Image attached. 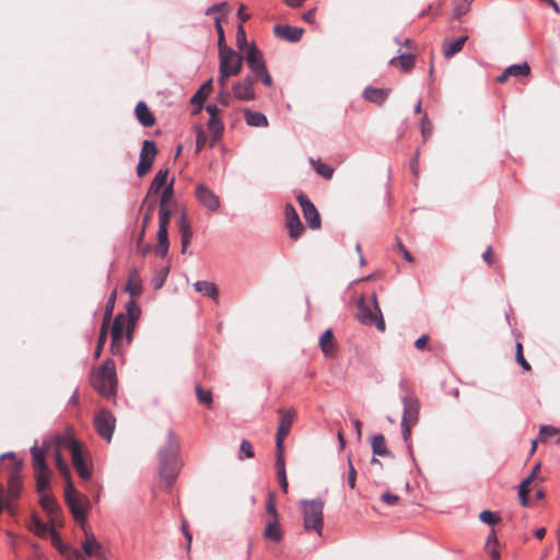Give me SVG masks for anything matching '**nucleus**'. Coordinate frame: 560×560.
Returning a JSON list of instances; mask_svg holds the SVG:
<instances>
[{"label": "nucleus", "instance_id": "obj_36", "mask_svg": "<svg viewBox=\"0 0 560 560\" xmlns=\"http://www.w3.org/2000/svg\"><path fill=\"white\" fill-rule=\"evenodd\" d=\"M39 502L42 508L50 514L56 513L58 510L56 500L48 491L39 493Z\"/></svg>", "mask_w": 560, "mask_h": 560}, {"label": "nucleus", "instance_id": "obj_51", "mask_svg": "<svg viewBox=\"0 0 560 560\" xmlns=\"http://www.w3.org/2000/svg\"><path fill=\"white\" fill-rule=\"evenodd\" d=\"M479 518L482 523L494 525L497 524L500 518L491 511L485 510L479 514Z\"/></svg>", "mask_w": 560, "mask_h": 560}, {"label": "nucleus", "instance_id": "obj_60", "mask_svg": "<svg viewBox=\"0 0 560 560\" xmlns=\"http://www.w3.org/2000/svg\"><path fill=\"white\" fill-rule=\"evenodd\" d=\"M470 10V5L467 3L457 4L454 9V19H459L460 16L467 14Z\"/></svg>", "mask_w": 560, "mask_h": 560}, {"label": "nucleus", "instance_id": "obj_56", "mask_svg": "<svg viewBox=\"0 0 560 560\" xmlns=\"http://www.w3.org/2000/svg\"><path fill=\"white\" fill-rule=\"evenodd\" d=\"M266 512L271 516L270 520H279V514H278L272 495H269V498H268V501L266 503Z\"/></svg>", "mask_w": 560, "mask_h": 560}, {"label": "nucleus", "instance_id": "obj_23", "mask_svg": "<svg viewBox=\"0 0 560 560\" xmlns=\"http://www.w3.org/2000/svg\"><path fill=\"white\" fill-rule=\"evenodd\" d=\"M135 114L139 122L144 127H151L155 122V118L152 112L149 109L148 105L143 101H140L137 104Z\"/></svg>", "mask_w": 560, "mask_h": 560}, {"label": "nucleus", "instance_id": "obj_10", "mask_svg": "<svg viewBox=\"0 0 560 560\" xmlns=\"http://www.w3.org/2000/svg\"><path fill=\"white\" fill-rule=\"evenodd\" d=\"M158 153L155 142L152 140H144L140 153L139 163L137 165V175L144 176L152 167L153 160Z\"/></svg>", "mask_w": 560, "mask_h": 560}, {"label": "nucleus", "instance_id": "obj_18", "mask_svg": "<svg viewBox=\"0 0 560 560\" xmlns=\"http://www.w3.org/2000/svg\"><path fill=\"white\" fill-rule=\"evenodd\" d=\"M404 413L401 422L417 423L419 418L420 402L415 397L404 396L402 399Z\"/></svg>", "mask_w": 560, "mask_h": 560}, {"label": "nucleus", "instance_id": "obj_61", "mask_svg": "<svg viewBox=\"0 0 560 560\" xmlns=\"http://www.w3.org/2000/svg\"><path fill=\"white\" fill-rule=\"evenodd\" d=\"M255 78L257 80H260L261 83L264 85H266V86H271L272 85V78H271L270 73L268 72V69L264 70L262 72L257 74Z\"/></svg>", "mask_w": 560, "mask_h": 560}, {"label": "nucleus", "instance_id": "obj_62", "mask_svg": "<svg viewBox=\"0 0 560 560\" xmlns=\"http://www.w3.org/2000/svg\"><path fill=\"white\" fill-rule=\"evenodd\" d=\"M431 132H432V128L428 120V116L424 115V117L422 118V121H421V133H422L424 140H427V138L431 135Z\"/></svg>", "mask_w": 560, "mask_h": 560}, {"label": "nucleus", "instance_id": "obj_14", "mask_svg": "<svg viewBox=\"0 0 560 560\" xmlns=\"http://www.w3.org/2000/svg\"><path fill=\"white\" fill-rule=\"evenodd\" d=\"M69 506L74 520L78 523H85L86 514L90 506V501L86 495L80 493L79 495L73 497V499H69L66 501Z\"/></svg>", "mask_w": 560, "mask_h": 560}, {"label": "nucleus", "instance_id": "obj_43", "mask_svg": "<svg viewBox=\"0 0 560 560\" xmlns=\"http://www.w3.org/2000/svg\"><path fill=\"white\" fill-rule=\"evenodd\" d=\"M107 329H108V325L106 323H103L101 330H100L97 346H96L95 353H94L95 358H98L102 353L103 347H104V345L106 342V338H107Z\"/></svg>", "mask_w": 560, "mask_h": 560}, {"label": "nucleus", "instance_id": "obj_24", "mask_svg": "<svg viewBox=\"0 0 560 560\" xmlns=\"http://www.w3.org/2000/svg\"><path fill=\"white\" fill-rule=\"evenodd\" d=\"M178 229L180 233V242H182V253L184 254L186 252L187 246L189 245L192 233L190 229V224L188 223L186 219V213L183 211L179 221H178Z\"/></svg>", "mask_w": 560, "mask_h": 560}, {"label": "nucleus", "instance_id": "obj_25", "mask_svg": "<svg viewBox=\"0 0 560 560\" xmlns=\"http://www.w3.org/2000/svg\"><path fill=\"white\" fill-rule=\"evenodd\" d=\"M264 537L267 540L280 542L282 539V530L279 520H268L264 530Z\"/></svg>", "mask_w": 560, "mask_h": 560}, {"label": "nucleus", "instance_id": "obj_64", "mask_svg": "<svg viewBox=\"0 0 560 560\" xmlns=\"http://www.w3.org/2000/svg\"><path fill=\"white\" fill-rule=\"evenodd\" d=\"M381 500L388 505H395L398 502L399 498L396 494L385 492L382 494Z\"/></svg>", "mask_w": 560, "mask_h": 560}, {"label": "nucleus", "instance_id": "obj_28", "mask_svg": "<svg viewBox=\"0 0 560 560\" xmlns=\"http://www.w3.org/2000/svg\"><path fill=\"white\" fill-rule=\"evenodd\" d=\"M244 118L246 124L250 127L268 126V119L262 113L254 112L249 108L244 109Z\"/></svg>", "mask_w": 560, "mask_h": 560}, {"label": "nucleus", "instance_id": "obj_58", "mask_svg": "<svg viewBox=\"0 0 560 560\" xmlns=\"http://www.w3.org/2000/svg\"><path fill=\"white\" fill-rule=\"evenodd\" d=\"M190 102L192 104H196L197 105V108L194 110V114H197L202 105H203V102H205V96L203 94L201 93V90H198L195 95L191 97Z\"/></svg>", "mask_w": 560, "mask_h": 560}, {"label": "nucleus", "instance_id": "obj_29", "mask_svg": "<svg viewBox=\"0 0 560 560\" xmlns=\"http://www.w3.org/2000/svg\"><path fill=\"white\" fill-rule=\"evenodd\" d=\"M468 36L464 35L453 42H445L443 45V55L445 58H451L453 55L459 52L464 44L467 42Z\"/></svg>", "mask_w": 560, "mask_h": 560}, {"label": "nucleus", "instance_id": "obj_21", "mask_svg": "<svg viewBox=\"0 0 560 560\" xmlns=\"http://www.w3.org/2000/svg\"><path fill=\"white\" fill-rule=\"evenodd\" d=\"M389 92V89L368 86L363 91V97L373 104L382 105L387 100Z\"/></svg>", "mask_w": 560, "mask_h": 560}, {"label": "nucleus", "instance_id": "obj_16", "mask_svg": "<svg viewBox=\"0 0 560 560\" xmlns=\"http://www.w3.org/2000/svg\"><path fill=\"white\" fill-rule=\"evenodd\" d=\"M196 197L198 201L210 211H215L220 208L219 197L203 184L197 185Z\"/></svg>", "mask_w": 560, "mask_h": 560}, {"label": "nucleus", "instance_id": "obj_33", "mask_svg": "<svg viewBox=\"0 0 560 560\" xmlns=\"http://www.w3.org/2000/svg\"><path fill=\"white\" fill-rule=\"evenodd\" d=\"M32 462L34 470H44L47 469L45 454L42 450L38 448L37 442L31 447Z\"/></svg>", "mask_w": 560, "mask_h": 560}, {"label": "nucleus", "instance_id": "obj_1", "mask_svg": "<svg viewBox=\"0 0 560 560\" xmlns=\"http://www.w3.org/2000/svg\"><path fill=\"white\" fill-rule=\"evenodd\" d=\"M179 442L173 430H168L165 444L159 448V475L164 482V489L168 490L175 482L180 469Z\"/></svg>", "mask_w": 560, "mask_h": 560}, {"label": "nucleus", "instance_id": "obj_35", "mask_svg": "<svg viewBox=\"0 0 560 560\" xmlns=\"http://www.w3.org/2000/svg\"><path fill=\"white\" fill-rule=\"evenodd\" d=\"M319 347L325 355H331L334 352L332 331L325 330L319 338Z\"/></svg>", "mask_w": 560, "mask_h": 560}, {"label": "nucleus", "instance_id": "obj_22", "mask_svg": "<svg viewBox=\"0 0 560 560\" xmlns=\"http://www.w3.org/2000/svg\"><path fill=\"white\" fill-rule=\"evenodd\" d=\"M530 68L527 62L520 65H512L508 67L504 72L497 78L498 82L503 83L509 77H525L529 73Z\"/></svg>", "mask_w": 560, "mask_h": 560}, {"label": "nucleus", "instance_id": "obj_2", "mask_svg": "<svg viewBox=\"0 0 560 560\" xmlns=\"http://www.w3.org/2000/svg\"><path fill=\"white\" fill-rule=\"evenodd\" d=\"M140 314V307L133 302V300H130L126 304V313H119L114 318L110 331L112 337H114V342L116 340H121L124 332H126L128 342L132 340L133 329Z\"/></svg>", "mask_w": 560, "mask_h": 560}, {"label": "nucleus", "instance_id": "obj_4", "mask_svg": "<svg viewBox=\"0 0 560 560\" xmlns=\"http://www.w3.org/2000/svg\"><path fill=\"white\" fill-rule=\"evenodd\" d=\"M303 514V527L305 530H314L318 536L323 535L324 527V501L322 499L301 500Z\"/></svg>", "mask_w": 560, "mask_h": 560}, {"label": "nucleus", "instance_id": "obj_38", "mask_svg": "<svg viewBox=\"0 0 560 560\" xmlns=\"http://www.w3.org/2000/svg\"><path fill=\"white\" fill-rule=\"evenodd\" d=\"M372 451L374 455L385 456L389 454V451L386 447V441L384 435L377 434L372 439Z\"/></svg>", "mask_w": 560, "mask_h": 560}, {"label": "nucleus", "instance_id": "obj_3", "mask_svg": "<svg viewBox=\"0 0 560 560\" xmlns=\"http://www.w3.org/2000/svg\"><path fill=\"white\" fill-rule=\"evenodd\" d=\"M91 384L95 390L106 398L116 396L117 375L115 362L112 359L105 360L101 368L92 374Z\"/></svg>", "mask_w": 560, "mask_h": 560}, {"label": "nucleus", "instance_id": "obj_5", "mask_svg": "<svg viewBox=\"0 0 560 560\" xmlns=\"http://www.w3.org/2000/svg\"><path fill=\"white\" fill-rule=\"evenodd\" d=\"M358 318L364 325H375L377 330H385V322L382 315V311L377 303L376 293L372 295V305H368L364 298L361 296L358 301Z\"/></svg>", "mask_w": 560, "mask_h": 560}, {"label": "nucleus", "instance_id": "obj_9", "mask_svg": "<svg viewBox=\"0 0 560 560\" xmlns=\"http://www.w3.org/2000/svg\"><path fill=\"white\" fill-rule=\"evenodd\" d=\"M115 424L116 419L114 415L107 409H102L94 418V427L96 432L107 442H109L113 438Z\"/></svg>", "mask_w": 560, "mask_h": 560}, {"label": "nucleus", "instance_id": "obj_63", "mask_svg": "<svg viewBox=\"0 0 560 560\" xmlns=\"http://www.w3.org/2000/svg\"><path fill=\"white\" fill-rule=\"evenodd\" d=\"M48 535L50 536L54 546L61 550L62 541H61V538H60L59 534L57 533V530L54 527H51L49 529Z\"/></svg>", "mask_w": 560, "mask_h": 560}, {"label": "nucleus", "instance_id": "obj_45", "mask_svg": "<svg viewBox=\"0 0 560 560\" xmlns=\"http://www.w3.org/2000/svg\"><path fill=\"white\" fill-rule=\"evenodd\" d=\"M196 395L200 404L208 406L211 405L212 394L210 390H205L201 386L196 385Z\"/></svg>", "mask_w": 560, "mask_h": 560}, {"label": "nucleus", "instance_id": "obj_27", "mask_svg": "<svg viewBox=\"0 0 560 560\" xmlns=\"http://www.w3.org/2000/svg\"><path fill=\"white\" fill-rule=\"evenodd\" d=\"M126 291L131 295V298H136L142 292V281L136 269L131 270L129 273Z\"/></svg>", "mask_w": 560, "mask_h": 560}, {"label": "nucleus", "instance_id": "obj_48", "mask_svg": "<svg viewBox=\"0 0 560 560\" xmlns=\"http://www.w3.org/2000/svg\"><path fill=\"white\" fill-rule=\"evenodd\" d=\"M196 151L200 152L207 142V135L201 126H196Z\"/></svg>", "mask_w": 560, "mask_h": 560}, {"label": "nucleus", "instance_id": "obj_11", "mask_svg": "<svg viewBox=\"0 0 560 560\" xmlns=\"http://www.w3.org/2000/svg\"><path fill=\"white\" fill-rule=\"evenodd\" d=\"M278 413L280 416L279 425L277 429L276 435V448H280L284 446V439L289 435L291 427L293 424V420L295 418L294 409H279Z\"/></svg>", "mask_w": 560, "mask_h": 560}, {"label": "nucleus", "instance_id": "obj_34", "mask_svg": "<svg viewBox=\"0 0 560 560\" xmlns=\"http://www.w3.org/2000/svg\"><path fill=\"white\" fill-rule=\"evenodd\" d=\"M167 175H168V170H160L155 174V176H154V178H153V180H152V183L150 185L149 194H156L162 188H164L166 186L165 183H166V179H167Z\"/></svg>", "mask_w": 560, "mask_h": 560}, {"label": "nucleus", "instance_id": "obj_7", "mask_svg": "<svg viewBox=\"0 0 560 560\" xmlns=\"http://www.w3.org/2000/svg\"><path fill=\"white\" fill-rule=\"evenodd\" d=\"M61 443L69 448L71 453L72 464L75 470L78 471L79 476L85 480L90 479L92 476V470L86 466L84 462L82 450L79 442L73 439L66 438Z\"/></svg>", "mask_w": 560, "mask_h": 560}, {"label": "nucleus", "instance_id": "obj_17", "mask_svg": "<svg viewBox=\"0 0 560 560\" xmlns=\"http://www.w3.org/2000/svg\"><path fill=\"white\" fill-rule=\"evenodd\" d=\"M248 68L252 73L256 77L260 72L267 69L261 51L253 44L245 56Z\"/></svg>", "mask_w": 560, "mask_h": 560}, {"label": "nucleus", "instance_id": "obj_53", "mask_svg": "<svg viewBox=\"0 0 560 560\" xmlns=\"http://www.w3.org/2000/svg\"><path fill=\"white\" fill-rule=\"evenodd\" d=\"M236 45H237L240 50L245 49V47L247 46L246 33H245V30H244V27L242 25H240L237 27Z\"/></svg>", "mask_w": 560, "mask_h": 560}, {"label": "nucleus", "instance_id": "obj_52", "mask_svg": "<svg viewBox=\"0 0 560 560\" xmlns=\"http://www.w3.org/2000/svg\"><path fill=\"white\" fill-rule=\"evenodd\" d=\"M214 25H215V31L218 33V46H219V50L221 49V47H226L224 45V31H223V27H222V24H221V16H215L214 18Z\"/></svg>", "mask_w": 560, "mask_h": 560}, {"label": "nucleus", "instance_id": "obj_37", "mask_svg": "<svg viewBox=\"0 0 560 560\" xmlns=\"http://www.w3.org/2000/svg\"><path fill=\"white\" fill-rule=\"evenodd\" d=\"M36 479V490L38 493H43L48 491L49 486V471L48 469L36 470L35 471Z\"/></svg>", "mask_w": 560, "mask_h": 560}, {"label": "nucleus", "instance_id": "obj_39", "mask_svg": "<svg viewBox=\"0 0 560 560\" xmlns=\"http://www.w3.org/2000/svg\"><path fill=\"white\" fill-rule=\"evenodd\" d=\"M52 526H48L47 524L42 522L37 516H33L32 517V522H31L30 528L37 536L45 537L46 535H48L49 529Z\"/></svg>", "mask_w": 560, "mask_h": 560}, {"label": "nucleus", "instance_id": "obj_50", "mask_svg": "<svg viewBox=\"0 0 560 560\" xmlns=\"http://www.w3.org/2000/svg\"><path fill=\"white\" fill-rule=\"evenodd\" d=\"M56 466L65 479H69V476L71 475L70 469L59 453L56 454Z\"/></svg>", "mask_w": 560, "mask_h": 560}, {"label": "nucleus", "instance_id": "obj_8", "mask_svg": "<svg viewBox=\"0 0 560 560\" xmlns=\"http://www.w3.org/2000/svg\"><path fill=\"white\" fill-rule=\"evenodd\" d=\"M219 68L237 75L243 68V57L231 47H221Z\"/></svg>", "mask_w": 560, "mask_h": 560}, {"label": "nucleus", "instance_id": "obj_13", "mask_svg": "<svg viewBox=\"0 0 560 560\" xmlns=\"http://www.w3.org/2000/svg\"><path fill=\"white\" fill-rule=\"evenodd\" d=\"M298 201L308 228L313 230L319 229L320 217L314 203L303 194L299 195Z\"/></svg>", "mask_w": 560, "mask_h": 560}, {"label": "nucleus", "instance_id": "obj_44", "mask_svg": "<svg viewBox=\"0 0 560 560\" xmlns=\"http://www.w3.org/2000/svg\"><path fill=\"white\" fill-rule=\"evenodd\" d=\"M283 451H284V446H281L280 448H276V468H277L278 476L287 474Z\"/></svg>", "mask_w": 560, "mask_h": 560}, {"label": "nucleus", "instance_id": "obj_15", "mask_svg": "<svg viewBox=\"0 0 560 560\" xmlns=\"http://www.w3.org/2000/svg\"><path fill=\"white\" fill-rule=\"evenodd\" d=\"M287 228L289 230V236L293 240H298L303 233V225L298 214V211L291 203H287L284 208Z\"/></svg>", "mask_w": 560, "mask_h": 560}, {"label": "nucleus", "instance_id": "obj_55", "mask_svg": "<svg viewBox=\"0 0 560 560\" xmlns=\"http://www.w3.org/2000/svg\"><path fill=\"white\" fill-rule=\"evenodd\" d=\"M66 480H67V485L65 488V500L68 501V498L73 499V497L79 495L80 492L74 488V485L71 480V475L69 476V479H66Z\"/></svg>", "mask_w": 560, "mask_h": 560}, {"label": "nucleus", "instance_id": "obj_30", "mask_svg": "<svg viewBox=\"0 0 560 560\" xmlns=\"http://www.w3.org/2000/svg\"><path fill=\"white\" fill-rule=\"evenodd\" d=\"M158 245L155 252L159 256L165 257L168 253L170 242L167 235V229L159 228L158 230Z\"/></svg>", "mask_w": 560, "mask_h": 560}, {"label": "nucleus", "instance_id": "obj_26", "mask_svg": "<svg viewBox=\"0 0 560 560\" xmlns=\"http://www.w3.org/2000/svg\"><path fill=\"white\" fill-rule=\"evenodd\" d=\"M82 548L88 557L98 558L101 556L102 545L93 534H86V538L82 544Z\"/></svg>", "mask_w": 560, "mask_h": 560}, {"label": "nucleus", "instance_id": "obj_40", "mask_svg": "<svg viewBox=\"0 0 560 560\" xmlns=\"http://www.w3.org/2000/svg\"><path fill=\"white\" fill-rule=\"evenodd\" d=\"M311 164L314 165V168L318 175H320L325 179H330L334 175V168L328 164L322 163L319 160L316 162L314 159L310 160Z\"/></svg>", "mask_w": 560, "mask_h": 560}, {"label": "nucleus", "instance_id": "obj_20", "mask_svg": "<svg viewBox=\"0 0 560 560\" xmlns=\"http://www.w3.org/2000/svg\"><path fill=\"white\" fill-rule=\"evenodd\" d=\"M540 469V463L536 464L532 470V472L525 478L522 480V482L520 483L518 486V499H520V502L522 504V506H528L529 504V500H528V493H529V489H528V483H530L534 478L536 477L537 472L539 471Z\"/></svg>", "mask_w": 560, "mask_h": 560}, {"label": "nucleus", "instance_id": "obj_46", "mask_svg": "<svg viewBox=\"0 0 560 560\" xmlns=\"http://www.w3.org/2000/svg\"><path fill=\"white\" fill-rule=\"evenodd\" d=\"M171 210L166 206H160L159 211V228L167 229L171 219Z\"/></svg>", "mask_w": 560, "mask_h": 560}, {"label": "nucleus", "instance_id": "obj_41", "mask_svg": "<svg viewBox=\"0 0 560 560\" xmlns=\"http://www.w3.org/2000/svg\"><path fill=\"white\" fill-rule=\"evenodd\" d=\"M557 438V443H560V428L552 427V425H541L539 429V439L541 441H546L549 438Z\"/></svg>", "mask_w": 560, "mask_h": 560}, {"label": "nucleus", "instance_id": "obj_59", "mask_svg": "<svg viewBox=\"0 0 560 560\" xmlns=\"http://www.w3.org/2000/svg\"><path fill=\"white\" fill-rule=\"evenodd\" d=\"M234 75H235V74L230 73L229 71L223 70V69H220V68H219L218 84H219L222 89H224V88H225V85H226V83H228L229 78L234 77Z\"/></svg>", "mask_w": 560, "mask_h": 560}, {"label": "nucleus", "instance_id": "obj_57", "mask_svg": "<svg viewBox=\"0 0 560 560\" xmlns=\"http://www.w3.org/2000/svg\"><path fill=\"white\" fill-rule=\"evenodd\" d=\"M114 303H115V293H113L109 296V299L107 301V304H106V311H105V314H104L103 323H106L107 325H109L112 312H113V308H114Z\"/></svg>", "mask_w": 560, "mask_h": 560}, {"label": "nucleus", "instance_id": "obj_32", "mask_svg": "<svg viewBox=\"0 0 560 560\" xmlns=\"http://www.w3.org/2000/svg\"><path fill=\"white\" fill-rule=\"evenodd\" d=\"M207 127H208L209 131L211 132L210 147H213L215 144V142L220 139L224 127L219 117L209 118V120L207 122Z\"/></svg>", "mask_w": 560, "mask_h": 560}, {"label": "nucleus", "instance_id": "obj_19", "mask_svg": "<svg viewBox=\"0 0 560 560\" xmlns=\"http://www.w3.org/2000/svg\"><path fill=\"white\" fill-rule=\"evenodd\" d=\"M273 33L281 39H284L289 43H296L301 39L304 30L296 26L277 24L273 27Z\"/></svg>", "mask_w": 560, "mask_h": 560}, {"label": "nucleus", "instance_id": "obj_47", "mask_svg": "<svg viewBox=\"0 0 560 560\" xmlns=\"http://www.w3.org/2000/svg\"><path fill=\"white\" fill-rule=\"evenodd\" d=\"M173 183H174V179H172L171 183H168L163 188L162 195H161V198H160V206H166L171 201V199L173 198V194H174Z\"/></svg>", "mask_w": 560, "mask_h": 560}, {"label": "nucleus", "instance_id": "obj_6", "mask_svg": "<svg viewBox=\"0 0 560 560\" xmlns=\"http://www.w3.org/2000/svg\"><path fill=\"white\" fill-rule=\"evenodd\" d=\"M21 462H16L13 471L10 474L8 480L7 494L0 491V513L4 510L9 513H14L13 501L16 500L22 490V480L20 475Z\"/></svg>", "mask_w": 560, "mask_h": 560}, {"label": "nucleus", "instance_id": "obj_31", "mask_svg": "<svg viewBox=\"0 0 560 560\" xmlns=\"http://www.w3.org/2000/svg\"><path fill=\"white\" fill-rule=\"evenodd\" d=\"M194 288L197 292L201 293L203 296H208L211 299H217L218 296V288L215 283L210 281H197L194 283Z\"/></svg>", "mask_w": 560, "mask_h": 560}, {"label": "nucleus", "instance_id": "obj_42", "mask_svg": "<svg viewBox=\"0 0 560 560\" xmlns=\"http://www.w3.org/2000/svg\"><path fill=\"white\" fill-rule=\"evenodd\" d=\"M397 61H399L400 67L405 71H408L413 65V58L409 54H400L399 56L393 57L389 60V65H395Z\"/></svg>", "mask_w": 560, "mask_h": 560}, {"label": "nucleus", "instance_id": "obj_54", "mask_svg": "<svg viewBox=\"0 0 560 560\" xmlns=\"http://www.w3.org/2000/svg\"><path fill=\"white\" fill-rule=\"evenodd\" d=\"M516 361L526 371L530 370L529 363L523 355V347L521 342L516 343Z\"/></svg>", "mask_w": 560, "mask_h": 560}, {"label": "nucleus", "instance_id": "obj_12", "mask_svg": "<svg viewBox=\"0 0 560 560\" xmlns=\"http://www.w3.org/2000/svg\"><path fill=\"white\" fill-rule=\"evenodd\" d=\"M232 93L233 97L238 101L249 102L255 100L254 77L246 75L243 80L235 82L232 85Z\"/></svg>", "mask_w": 560, "mask_h": 560}, {"label": "nucleus", "instance_id": "obj_49", "mask_svg": "<svg viewBox=\"0 0 560 560\" xmlns=\"http://www.w3.org/2000/svg\"><path fill=\"white\" fill-rule=\"evenodd\" d=\"M240 457L252 458L254 457L253 445L248 440H243L240 445Z\"/></svg>", "mask_w": 560, "mask_h": 560}]
</instances>
